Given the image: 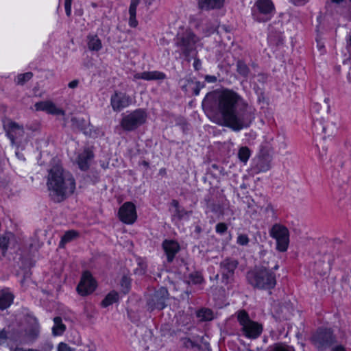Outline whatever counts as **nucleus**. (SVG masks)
Returning <instances> with one entry per match:
<instances>
[{
	"label": "nucleus",
	"instance_id": "obj_1",
	"mask_svg": "<svg viewBox=\"0 0 351 351\" xmlns=\"http://www.w3.org/2000/svg\"><path fill=\"white\" fill-rule=\"evenodd\" d=\"M217 101L223 125L234 131L248 128L254 119V109L232 90H223L219 93Z\"/></svg>",
	"mask_w": 351,
	"mask_h": 351
},
{
	"label": "nucleus",
	"instance_id": "obj_2",
	"mask_svg": "<svg viewBox=\"0 0 351 351\" xmlns=\"http://www.w3.org/2000/svg\"><path fill=\"white\" fill-rule=\"evenodd\" d=\"M47 185L51 198L58 202L73 193L75 182L73 176L56 165L49 170Z\"/></svg>",
	"mask_w": 351,
	"mask_h": 351
},
{
	"label": "nucleus",
	"instance_id": "obj_3",
	"mask_svg": "<svg viewBox=\"0 0 351 351\" xmlns=\"http://www.w3.org/2000/svg\"><path fill=\"white\" fill-rule=\"evenodd\" d=\"M247 278L250 285L254 287L263 289H271L276 284V275L270 269L265 267L256 268L247 274Z\"/></svg>",
	"mask_w": 351,
	"mask_h": 351
},
{
	"label": "nucleus",
	"instance_id": "obj_4",
	"mask_svg": "<svg viewBox=\"0 0 351 351\" xmlns=\"http://www.w3.org/2000/svg\"><path fill=\"white\" fill-rule=\"evenodd\" d=\"M237 319L240 326V331L245 338L256 339L262 334L263 325L250 319L249 314L245 310L237 312Z\"/></svg>",
	"mask_w": 351,
	"mask_h": 351
},
{
	"label": "nucleus",
	"instance_id": "obj_5",
	"mask_svg": "<svg viewBox=\"0 0 351 351\" xmlns=\"http://www.w3.org/2000/svg\"><path fill=\"white\" fill-rule=\"evenodd\" d=\"M200 40L191 29H186L182 34H178L176 40L177 52L185 57L189 56L195 50L196 44Z\"/></svg>",
	"mask_w": 351,
	"mask_h": 351
},
{
	"label": "nucleus",
	"instance_id": "obj_6",
	"mask_svg": "<svg viewBox=\"0 0 351 351\" xmlns=\"http://www.w3.org/2000/svg\"><path fill=\"white\" fill-rule=\"evenodd\" d=\"M147 117L145 110L136 109L123 117L121 125L124 130L132 131L144 124Z\"/></svg>",
	"mask_w": 351,
	"mask_h": 351
},
{
	"label": "nucleus",
	"instance_id": "obj_7",
	"mask_svg": "<svg viewBox=\"0 0 351 351\" xmlns=\"http://www.w3.org/2000/svg\"><path fill=\"white\" fill-rule=\"evenodd\" d=\"M274 11V5L271 0H258L252 8L254 20L258 22L268 21Z\"/></svg>",
	"mask_w": 351,
	"mask_h": 351
},
{
	"label": "nucleus",
	"instance_id": "obj_8",
	"mask_svg": "<svg viewBox=\"0 0 351 351\" xmlns=\"http://www.w3.org/2000/svg\"><path fill=\"white\" fill-rule=\"evenodd\" d=\"M313 130L317 136L324 141L336 134L337 127L333 122L326 121L322 117H313Z\"/></svg>",
	"mask_w": 351,
	"mask_h": 351
},
{
	"label": "nucleus",
	"instance_id": "obj_9",
	"mask_svg": "<svg viewBox=\"0 0 351 351\" xmlns=\"http://www.w3.org/2000/svg\"><path fill=\"white\" fill-rule=\"evenodd\" d=\"M4 128L12 145L20 147L27 142V136L22 125L8 121L4 125Z\"/></svg>",
	"mask_w": 351,
	"mask_h": 351
},
{
	"label": "nucleus",
	"instance_id": "obj_10",
	"mask_svg": "<svg viewBox=\"0 0 351 351\" xmlns=\"http://www.w3.org/2000/svg\"><path fill=\"white\" fill-rule=\"evenodd\" d=\"M270 234L276 241V248L280 252L287 251L289 243L288 229L280 224H275L271 229Z\"/></svg>",
	"mask_w": 351,
	"mask_h": 351
},
{
	"label": "nucleus",
	"instance_id": "obj_11",
	"mask_svg": "<svg viewBox=\"0 0 351 351\" xmlns=\"http://www.w3.org/2000/svg\"><path fill=\"white\" fill-rule=\"evenodd\" d=\"M312 341L318 350H323L335 342V337L330 329H319L313 336Z\"/></svg>",
	"mask_w": 351,
	"mask_h": 351
},
{
	"label": "nucleus",
	"instance_id": "obj_12",
	"mask_svg": "<svg viewBox=\"0 0 351 351\" xmlns=\"http://www.w3.org/2000/svg\"><path fill=\"white\" fill-rule=\"evenodd\" d=\"M97 287V283L89 271L84 272L81 280L77 287L78 293L85 296L93 293Z\"/></svg>",
	"mask_w": 351,
	"mask_h": 351
},
{
	"label": "nucleus",
	"instance_id": "obj_13",
	"mask_svg": "<svg viewBox=\"0 0 351 351\" xmlns=\"http://www.w3.org/2000/svg\"><path fill=\"white\" fill-rule=\"evenodd\" d=\"M119 217L124 223H134L137 219L135 205L130 202L124 203L119 208Z\"/></svg>",
	"mask_w": 351,
	"mask_h": 351
},
{
	"label": "nucleus",
	"instance_id": "obj_14",
	"mask_svg": "<svg viewBox=\"0 0 351 351\" xmlns=\"http://www.w3.org/2000/svg\"><path fill=\"white\" fill-rule=\"evenodd\" d=\"M168 297V291L165 287H160L157 290L149 300L148 306L152 310L163 309L165 306V302Z\"/></svg>",
	"mask_w": 351,
	"mask_h": 351
},
{
	"label": "nucleus",
	"instance_id": "obj_15",
	"mask_svg": "<svg viewBox=\"0 0 351 351\" xmlns=\"http://www.w3.org/2000/svg\"><path fill=\"white\" fill-rule=\"evenodd\" d=\"M132 99L130 96L122 93H115L112 95L110 104L114 111H120L130 105Z\"/></svg>",
	"mask_w": 351,
	"mask_h": 351
},
{
	"label": "nucleus",
	"instance_id": "obj_16",
	"mask_svg": "<svg viewBox=\"0 0 351 351\" xmlns=\"http://www.w3.org/2000/svg\"><path fill=\"white\" fill-rule=\"evenodd\" d=\"M37 111H45L48 114L53 115H64L65 112L61 108H58L54 103L51 101H43L37 102L34 105Z\"/></svg>",
	"mask_w": 351,
	"mask_h": 351
},
{
	"label": "nucleus",
	"instance_id": "obj_17",
	"mask_svg": "<svg viewBox=\"0 0 351 351\" xmlns=\"http://www.w3.org/2000/svg\"><path fill=\"white\" fill-rule=\"evenodd\" d=\"M167 78L165 73L159 71H144L135 73L133 76V80H144L147 81L151 80H163Z\"/></svg>",
	"mask_w": 351,
	"mask_h": 351
},
{
	"label": "nucleus",
	"instance_id": "obj_18",
	"mask_svg": "<svg viewBox=\"0 0 351 351\" xmlns=\"http://www.w3.org/2000/svg\"><path fill=\"white\" fill-rule=\"evenodd\" d=\"M162 248L167 255L168 262L171 263L174 259L176 254L180 250V245L173 240H165L162 243Z\"/></svg>",
	"mask_w": 351,
	"mask_h": 351
},
{
	"label": "nucleus",
	"instance_id": "obj_19",
	"mask_svg": "<svg viewBox=\"0 0 351 351\" xmlns=\"http://www.w3.org/2000/svg\"><path fill=\"white\" fill-rule=\"evenodd\" d=\"M93 158V152L89 149H84L77 158V164L80 169L86 170L89 167L90 161Z\"/></svg>",
	"mask_w": 351,
	"mask_h": 351
},
{
	"label": "nucleus",
	"instance_id": "obj_20",
	"mask_svg": "<svg viewBox=\"0 0 351 351\" xmlns=\"http://www.w3.org/2000/svg\"><path fill=\"white\" fill-rule=\"evenodd\" d=\"M171 205L173 208L172 211L173 219H178L180 220L183 219H186L189 217L191 212L186 211L185 209L182 208L177 200H172Z\"/></svg>",
	"mask_w": 351,
	"mask_h": 351
},
{
	"label": "nucleus",
	"instance_id": "obj_21",
	"mask_svg": "<svg viewBox=\"0 0 351 351\" xmlns=\"http://www.w3.org/2000/svg\"><path fill=\"white\" fill-rule=\"evenodd\" d=\"M224 3V0H198L199 8L210 10L221 8Z\"/></svg>",
	"mask_w": 351,
	"mask_h": 351
},
{
	"label": "nucleus",
	"instance_id": "obj_22",
	"mask_svg": "<svg viewBox=\"0 0 351 351\" xmlns=\"http://www.w3.org/2000/svg\"><path fill=\"white\" fill-rule=\"evenodd\" d=\"M15 242V237L11 232L5 233L0 237V250L4 255L8 248Z\"/></svg>",
	"mask_w": 351,
	"mask_h": 351
},
{
	"label": "nucleus",
	"instance_id": "obj_23",
	"mask_svg": "<svg viewBox=\"0 0 351 351\" xmlns=\"http://www.w3.org/2000/svg\"><path fill=\"white\" fill-rule=\"evenodd\" d=\"M139 0H131L129 7V21L128 24L131 27H136L138 25L136 20V8L139 4Z\"/></svg>",
	"mask_w": 351,
	"mask_h": 351
},
{
	"label": "nucleus",
	"instance_id": "obj_24",
	"mask_svg": "<svg viewBox=\"0 0 351 351\" xmlns=\"http://www.w3.org/2000/svg\"><path fill=\"white\" fill-rule=\"evenodd\" d=\"M237 263L231 259H226L221 263L223 275L228 276L237 268Z\"/></svg>",
	"mask_w": 351,
	"mask_h": 351
},
{
	"label": "nucleus",
	"instance_id": "obj_25",
	"mask_svg": "<svg viewBox=\"0 0 351 351\" xmlns=\"http://www.w3.org/2000/svg\"><path fill=\"white\" fill-rule=\"evenodd\" d=\"M14 295L8 291L3 292L0 295V310L8 308L13 302Z\"/></svg>",
	"mask_w": 351,
	"mask_h": 351
},
{
	"label": "nucleus",
	"instance_id": "obj_26",
	"mask_svg": "<svg viewBox=\"0 0 351 351\" xmlns=\"http://www.w3.org/2000/svg\"><path fill=\"white\" fill-rule=\"evenodd\" d=\"M88 47L90 51H99L102 47L101 40L96 35L88 36Z\"/></svg>",
	"mask_w": 351,
	"mask_h": 351
},
{
	"label": "nucleus",
	"instance_id": "obj_27",
	"mask_svg": "<svg viewBox=\"0 0 351 351\" xmlns=\"http://www.w3.org/2000/svg\"><path fill=\"white\" fill-rule=\"evenodd\" d=\"M54 325L52 328L53 335L55 336H59L63 334L66 330L65 325L62 323V318L60 317H56L53 319Z\"/></svg>",
	"mask_w": 351,
	"mask_h": 351
},
{
	"label": "nucleus",
	"instance_id": "obj_28",
	"mask_svg": "<svg viewBox=\"0 0 351 351\" xmlns=\"http://www.w3.org/2000/svg\"><path fill=\"white\" fill-rule=\"evenodd\" d=\"M119 293L115 291H112L109 293L107 294V295L105 297V298L101 302V306L104 308H106L114 303H116L119 301Z\"/></svg>",
	"mask_w": 351,
	"mask_h": 351
},
{
	"label": "nucleus",
	"instance_id": "obj_29",
	"mask_svg": "<svg viewBox=\"0 0 351 351\" xmlns=\"http://www.w3.org/2000/svg\"><path fill=\"white\" fill-rule=\"evenodd\" d=\"M79 234L75 230H69L65 232V234L62 237L60 247H64L65 244L73 241L75 238L78 237Z\"/></svg>",
	"mask_w": 351,
	"mask_h": 351
},
{
	"label": "nucleus",
	"instance_id": "obj_30",
	"mask_svg": "<svg viewBox=\"0 0 351 351\" xmlns=\"http://www.w3.org/2000/svg\"><path fill=\"white\" fill-rule=\"evenodd\" d=\"M197 317L200 321H210L213 319V313L210 309L202 308L197 312Z\"/></svg>",
	"mask_w": 351,
	"mask_h": 351
},
{
	"label": "nucleus",
	"instance_id": "obj_31",
	"mask_svg": "<svg viewBox=\"0 0 351 351\" xmlns=\"http://www.w3.org/2000/svg\"><path fill=\"white\" fill-rule=\"evenodd\" d=\"M251 155L250 150L247 147H241L238 152V157L242 162L246 164Z\"/></svg>",
	"mask_w": 351,
	"mask_h": 351
},
{
	"label": "nucleus",
	"instance_id": "obj_32",
	"mask_svg": "<svg viewBox=\"0 0 351 351\" xmlns=\"http://www.w3.org/2000/svg\"><path fill=\"white\" fill-rule=\"evenodd\" d=\"M39 325L37 320H34V326L27 332V337L30 341H34L39 335Z\"/></svg>",
	"mask_w": 351,
	"mask_h": 351
},
{
	"label": "nucleus",
	"instance_id": "obj_33",
	"mask_svg": "<svg viewBox=\"0 0 351 351\" xmlns=\"http://www.w3.org/2000/svg\"><path fill=\"white\" fill-rule=\"evenodd\" d=\"M271 351H295V349L285 343H278L271 346Z\"/></svg>",
	"mask_w": 351,
	"mask_h": 351
},
{
	"label": "nucleus",
	"instance_id": "obj_34",
	"mask_svg": "<svg viewBox=\"0 0 351 351\" xmlns=\"http://www.w3.org/2000/svg\"><path fill=\"white\" fill-rule=\"evenodd\" d=\"M33 77L32 72H27L25 73L19 74L17 75L15 82L19 85H23L29 81Z\"/></svg>",
	"mask_w": 351,
	"mask_h": 351
},
{
	"label": "nucleus",
	"instance_id": "obj_35",
	"mask_svg": "<svg viewBox=\"0 0 351 351\" xmlns=\"http://www.w3.org/2000/svg\"><path fill=\"white\" fill-rule=\"evenodd\" d=\"M237 67V71L243 77H247L248 75L250 73V69L244 62L238 61Z\"/></svg>",
	"mask_w": 351,
	"mask_h": 351
},
{
	"label": "nucleus",
	"instance_id": "obj_36",
	"mask_svg": "<svg viewBox=\"0 0 351 351\" xmlns=\"http://www.w3.org/2000/svg\"><path fill=\"white\" fill-rule=\"evenodd\" d=\"M121 287L123 293H128L130 289V280L126 276H123L121 281Z\"/></svg>",
	"mask_w": 351,
	"mask_h": 351
},
{
	"label": "nucleus",
	"instance_id": "obj_37",
	"mask_svg": "<svg viewBox=\"0 0 351 351\" xmlns=\"http://www.w3.org/2000/svg\"><path fill=\"white\" fill-rule=\"evenodd\" d=\"M271 167L270 161H266L265 159H261L258 164L259 171L265 172Z\"/></svg>",
	"mask_w": 351,
	"mask_h": 351
},
{
	"label": "nucleus",
	"instance_id": "obj_38",
	"mask_svg": "<svg viewBox=\"0 0 351 351\" xmlns=\"http://www.w3.org/2000/svg\"><path fill=\"white\" fill-rule=\"evenodd\" d=\"M250 241L247 235L244 234H240L237 238V243L240 245H247Z\"/></svg>",
	"mask_w": 351,
	"mask_h": 351
},
{
	"label": "nucleus",
	"instance_id": "obj_39",
	"mask_svg": "<svg viewBox=\"0 0 351 351\" xmlns=\"http://www.w3.org/2000/svg\"><path fill=\"white\" fill-rule=\"evenodd\" d=\"M228 226L224 223H219L216 225V232L220 234H222L226 232Z\"/></svg>",
	"mask_w": 351,
	"mask_h": 351
},
{
	"label": "nucleus",
	"instance_id": "obj_40",
	"mask_svg": "<svg viewBox=\"0 0 351 351\" xmlns=\"http://www.w3.org/2000/svg\"><path fill=\"white\" fill-rule=\"evenodd\" d=\"M8 339V332L5 330H0V346L4 345Z\"/></svg>",
	"mask_w": 351,
	"mask_h": 351
},
{
	"label": "nucleus",
	"instance_id": "obj_41",
	"mask_svg": "<svg viewBox=\"0 0 351 351\" xmlns=\"http://www.w3.org/2000/svg\"><path fill=\"white\" fill-rule=\"evenodd\" d=\"M58 351H75V349L71 348L68 344L61 342L57 348Z\"/></svg>",
	"mask_w": 351,
	"mask_h": 351
},
{
	"label": "nucleus",
	"instance_id": "obj_42",
	"mask_svg": "<svg viewBox=\"0 0 351 351\" xmlns=\"http://www.w3.org/2000/svg\"><path fill=\"white\" fill-rule=\"evenodd\" d=\"M189 23L191 26L194 27L196 29H198L199 27L201 21L197 18L195 17L194 16H192L190 17Z\"/></svg>",
	"mask_w": 351,
	"mask_h": 351
},
{
	"label": "nucleus",
	"instance_id": "obj_43",
	"mask_svg": "<svg viewBox=\"0 0 351 351\" xmlns=\"http://www.w3.org/2000/svg\"><path fill=\"white\" fill-rule=\"evenodd\" d=\"M216 29H217V26L215 25L206 27V29L204 32V36H210L211 34L214 33Z\"/></svg>",
	"mask_w": 351,
	"mask_h": 351
},
{
	"label": "nucleus",
	"instance_id": "obj_44",
	"mask_svg": "<svg viewBox=\"0 0 351 351\" xmlns=\"http://www.w3.org/2000/svg\"><path fill=\"white\" fill-rule=\"evenodd\" d=\"M71 5L72 3L70 2H64V8L66 14L69 16L71 14Z\"/></svg>",
	"mask_w": 351,
	"mask_h": 351
},
{
	"label": "nucleus",
	"instance_id": "obj_45",
	"mask_svg": "<svg viewBox=\"0 0 351 351\" xmlns=\"http://www.w3.org/2000/svg\"><path fill=\"white\" fill-rule=\"evenodd\" d=\"M184 345L187 348H195L197 346V343L190 339H186L184 340Z\"/></svg>",
	"mask_w": 351,
	"mask_h": 351
},
{
	"label": "nucleus",
	"instance_id": "obj_46",
	"mask_svg": "<svg viewBox=\"0 0 351 351\" xmlns=\"http://www.w3.org/2000/svg\"><path fill=\"white\" fill-rule=\"evenodd\" d=\"M204 79H205V81L207 82L208 83H215L217 80V78L216 76L210 75H206Z\"/></svg>",
	"mask_w": 351,
	"mask_h": 351
},
{
	"label": "nucleus",
	"instance_id": "obj_47",
	"mask_svg": "<svg viewBox=\"0 0 351 351\" xmlns=\"http://www.w3.org/2000/svg\"><path fill=\"white\" fill-rule=\"evenodd\" d=\"M309 0H289L290 2L293 3L295 5H304Z\"/></svg>",
	"mask_w": 351,
	"mask_h": 351
},
{
	"label": "nucleus",
	"instance_id": "obj_48",
	"mask_svg": "<svg viewBox=\"0 0 351 351\" xmlns=\"http://www.w3.org/2000/svg\"><path fill=\"white\" fill-rule=\"evenodd\" d=\"M78 84H79V80H74L68 84V86L70 88H75L78 86Z\"/></svg>",
	"mask_w": 351,
	"mask_h": 351
},
{
	"label": "nucleus",
	"instance_id": "obj_49",
	"mask_svg": "<svg viewBox=\"0 0 351 351\" xmlns=\"http://www.w3.org/2000/svg\"><path fill=\"white\" fill-rule=\"evenodd\" d=\"M331 351H346V348L342 345H338L332 348Z\"/></svg>",
	"mask_w": 351,
	"mask_h": 351
},
{
	"label": "nucleus",
	"instance_id": "obj_50",
	"mask_svg": "<svg viewBox=\"0 0 351 351\" xmlns=\"http://www.w3.org/2000/svg\"><path fill=\"white\" fill-rule=\"evenodd\" d=\"M201 62L199 60L197 59V60H195L194 62H193V66L195 68V70H199L201 67Z\"/></svg>",
	"mask_w": 351,
	"mask_h": 351
},
{
	"label": "nucleus",
	"instance_id": "obj_51",
	"mask_svg": "<svg viewBox=\"0 0 351 351\" xmlns=\"http://www.w3.org/2000/svg\"><path fill=\"white\" fill-rule=\"evenodd\" d=\"M265 211L267 213H274V207H273V206L271 204H269L265 207Z\"/></svg>",
	"mask_w": 351,
	"mask_h": 351
},
{
	"label": "nucleus",
	"instance_id": "obj_52",
	"mask_svg": "<svg viewBox=\"0 0 351 351\" xmlns=\"http://www.w3.org/2000/svg\"><path fill=\"white\" fill-rule=\"evenodd\" d=\"M347 47H351V32L346 37Z\"/></svg>",
	"mask_w": 351,
	"mask_h": 351
},
{
	"label": "nucleus",
	"instance_id": "obj_53",
	"mask_svg": "<svg viewBox=\"0 0 351 351\" xmlns=\"http://www.w3.org/2000/svg\"><path fill=\"white\" fill-rule=\"evenodd\" d=\"M10 351H27V349L21 347L12 348Z\"/></svg>",
	"mask_w": 351,
	"mask_h": 351
},
{
	"label": "nucleus",
	"instance_id": "obj_54",
	"mask_svg": "<svg viewBox=\"0 0 351 351\" xmlns=\"http://www.w3.org/2000/svg\"><path fill=\"white\" fill-rule=\"evenodd\" d=\"M199 88H200V83H199V82H197V88L195 90V95H199Z\"/></svg>",
	"mask_w": 351,
	"mask_h": 351
},
{
	"label": "nucleus",
	"instance_id": "obj_55",
	"mask_svg": "<svg viewBox=\"0 0 351 351\" xmlns=\"http://www.w3.org/2000/svg\"><path fill=\"white\" fill-rule=\"evenodd\" d=\"M202 282V278L200 276H197L195 281V283H201Z\"/></svg>",
	"mask_w": 351,
	"mask_h": 351
},
{
	"label": "nucleus",
	"instance_id": "obj_56",
	"mask_svg": "<svg viewBox=\"0 0 351 351\" xmlns=\"http://www.w3.org/2000/svg\"><path fill=\"white\" fill-rule=\"evenodd\" d=\"M322 152L320 154H321V156L322 158H323L326 154V149H325L324 147H322Z\"/></svg>",
	"mask_w": 351,
	"mask_h": 351
},
{
	"label": "nucleus",
	"instance_id": "obj_57",
	"mask_svg": "<svg viewBox=\"0 0 351 351\" xmlns=\"http://www.w3.org/2000/svg\"><path fill=\"white\" fill-rule=\"evenodd\" d=\"M278 269V265H275L274 267V269L276 270Z\"/></svg>",
	"mask_w": 351,
	"mask_h": 351
},
{
	"label": "nucleus",
	"instance_id": "obj_58",
	"mask_svg": "<svg viewBox=\"0 0 351 351\" xmlns=\"http://www.w3.org/2000/svg\"><path fill=\"white\" fill-rule=\"evenodd\" d=\"M65 1L72 3V0H65Z\"/></svg>",
	"mask_w": 351,
	"mask_h": 351
},
{
	"label": "nucleus",
	"instance_id": "obj_59",
	"mask_svg": "<svg viewBox=\"0 0 351 351\" xmlns=\"http://www.w3.org/2000/svg\"><path fill=\"white\" fill-rule=\"evenodd\" d=\"M160 171H162V173H164L165 171V169H161Z\"/></svg>",
	"mask_w": 351,
	"mask_h": 351
},
{
	"label": "nucleus",
	"instance_id": "obj_60",
	"mask_svg": "<svg viewBox=\"0 0 351 351\" xmlns=\"http://www.w3.org/2000/svg\"><path fill=\"white\" fill-rule=\"evenodd\" d=\"M160 171H162V173H164L165 171V169H161Z\"/></svg>",
	"mask_w": 351,
	"mask_h": 351
},
{
	"label": "nucleus",
	"instance_id": "obj_61",
	"mask_svg": "<svg viewBox=\"0 0 351 351\" xmlns=\"http://www.w3.org/2000/svg\"><path fill=\"white\" fill-rule=\"evenodd\" d=\"M88 351H93L91 349H90L89 348H88Z\"/></svg>",
	"mask_w": 351,
	"mask_h": 351
}]
</instances>
